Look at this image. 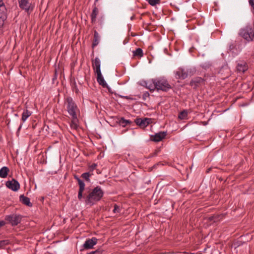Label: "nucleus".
<instances>
[{"mask_svg":"<svg viewBox=\"0 0 254 254\" xmlns=\"http://www.w3.org/2000/svg\"><path fill=\"white\" fill-rule=\"evenodd\" d=\"M140 84L149 89L150 91H154L156 89V79L148 80H142L140 82Z\"/></svg>","mask_w":254,"mask_h":254,"instance_id":"obj_5","label":"nucleus"},{"mask_svg":"<svg viewBox=\"0 0 254 254\" xmlns=\"http://www.w3.org/2000/svg\"><path fill=\"white\" fill-rule=\"evenodd\" d=\"M6 224L5 222L3 220H2V221H0V228L3 226L4 225H5V224Z\"/></svg>","mask_w":254,"mask_h":254,"instance_id":"obj_33","label":"nucleus"},{"mask_svg":"<svg viewBox=\"0 0 254 254\" xmlns=\"http://www.w3.org/2000/svg\"><path fill=\"white\" fill-rule=\"evenodd\" d=\"M98 13V8L95 7L93 9L91 15L92 22H94L95 21Z\"/></svg>","mask_w":254,"mask_h":254,"instance_id":"obj_21","label":"nucleus"},{"mask_svg":"<svg viewBox=\"0 0 254 254\" xmlns=\"http://www.w3.org/2000/svg\"><path fill=\"white\" fill-rule=\"evenodd\" d=\"M227 109H225V110H223V112L226 111H227Z\"/></svg>","mask_w":254,"mask_h":254,"instance_id":"obj_37","label":"nucleus"},{"mask_svg":"<svg viewBox=\"0 0 254 254\" xmlns=\"http://www.w3.org/2000/svg\"><path fill=\"white\" fill-rule=\"evenodd\" d=\"M91 176V174L90 173L87 172L84 173L82 174L81 176L82 177L85 179L86 181L89 182L90 181V177Z\"/></svg>","mask_w":254,"mask_h":254,"instance_id":"obj_26","label":"nucleus"},{"mask_svg":"<svg viewBox=\"0 0 254 254\" xmlns=\"http://www.w3.org/2000/svg\"><path fill=\"white\" fill-rule=\"evenodd\" d=\"M78 183L79 186V190H84L85 184L84 182L82 180H79Z\"/></svg>","mask_w":254,"mask_h":254,"instance_id":"obj_27","label":"nucleus"},{"mask_svg":"<svg viewBox=\"0 0 254 254\" xmlns=\"http://www.w3.org/2000/svg\"><path fill=\"white\" fill-rule=\"evenodd\" d=\"M74 178L77 181V182H79V180H81V179H80V178L79 177H78L77 176H74Z\"/></svg>","mask_w":254,"mask_h":254,"instance_id":"obj_34","label":"nucleus"},{"mask_svg":"<svg viewBox=\"0 0 254 254\" xmlns=\"http://www.w3.org/2000/svg\"><path fill=\"white\" fill-rule=\"evenodd\" d=\"M21 215L17 214H11L5 217V220L12 226H17L21 222Z\"/></svg>","mask_w":254,"mask_h":254,"instance_id":"obj_4","label":"nucleus"},{"mask_svg":"<svg viewBox=\"0 0 254 254\" xmlns=\"http://www.w3.org/2000/svg\"><path fill=\"white\" fill-rule=\"evenodd\" d=\"M20 200L22 203L28 206H32V203L30 202V199L27 197H26L24 195H21L20 196Z\"/></svg>","mask_w":254,"mask_h":254,"instance_id":"obj_18","label":"nucleus"},{"mask_svg":"<svg viewBox=\"0 0 254 254\" xmlns=\"http://www.w3.org/2000/svg\"><path fill=\"white\" fill-rule=\"evenodd\" d=\"M160 1V0H149L148 2L149 3L152 5H155L156 4L158 3Z\"/></svg>","mask_w":254,"mask_h":254,"instance_id":"obj_28","label":"nucleus"},{"mask_svg":"<svg viewBox=\"0 0 254 254\" xmlns=\"http://www.w3.org/2000/svg\"><path fill=\"white\" fill-rule=\"evenodd\" d=\"M6 8L3 2L0 0V19L3 21L6 18Z\"/></svg>","mask_w":254,"mask_h":254,"instance_id":"obj_11","label":"nucleus"},{"mask_svg":"<svg viewBox=\"0 0 254 254\" xmlns=\"http://www.w3.org/2000/svg\"><path fill=\"white\" fill-rule=\"evenodd\" d=\"M31 112L28 111L27 109H24L22 113L21 118V120L23 121V122H25L27 119V118L31 115Z\"/></svg>","mask_w":254,"mask_h":254,"instance_id":"obj_17","label":"nucleus"},{"mask_svg":"<svg viewBox=\"0 0 254 254\" xmlns=\"http://www.w3.org/2000/svg\"><path fill=\"white\" fill-rule=\"evenodd\" d=\"M100 41V36L97 31H95L94 33V42L93 43V46L95 47L97 46Z\"/></svg>","mask_w":254,"mask_h":254,"instance_id":"obj_20","label":"nucleus"},{"mask_svg":"<svg viewBox=\"0 0 254 254\" xmlns=\"http://www.w3.org/2000/svg\"><path fill=\"white\" fill-rule=\"evenodd\" d=\"M5 185L8 189L14 191H17L20 188L19 183L15 179L7 181Z\"/></svg>","mask_w":254,"mask_h":254,"instance_id":"obj_6","label":"nucleus"},{"mask_svg":"<svg viewBox=\"0 0 254 254\" xmlns=\"http://www.w3.org/2000/svg\"><path fill=\"white\" fill-rule=\"evenodd\" d=\"M188 71L186 69L183 68H179L176 71V77L179 79H185L188 77Z\"/></svg>","mask_w":254,"mask_h":254,"instance_id":"obj_9","label":"nucleus"},{"mask_svg":"<svg viewBox=\"0 0 254 254\" xmlns=\"http://www.w3.org/2000/svg\"><path fill=\"white\" fill-rule=\"evenodd\" d=\"M22 124H21V125H20V126L19 127L18 129V130H20V129H21V127H22Z\"/></svg>","mask_w":254,"mask_h":254,"instance_id":"obj_35","label":"nucleus"},{"mask_svg":"<svg viewBox=\"0 0 254 254\" xmlns=\"http://www.w3.org/2000/svg\"><path fill=\"white\" fill-rule=\"evenodd\" d=\"M66 103L68 113L71 116V118H75V117H77L76 113L78 111L77 106L70 97L67 98Z\"/></svg>","mask_w":254,"mask_h":254,"instance_id":"obj_3","label":"nucleus"},{"mask_svg":"<svg viewBox=\"0 0 254 254\" xmlns=\"http://www.w3.org/2000/svg\"><path fill=\"white\" fill-rule=\"evenodd\" d=\"M92 66L94 72L96 73H98L101 71L100 66V61L98 58H96L93 62Z\"/></svg>","mask_w":254,"mask_h":254,"instance_id":"obj_12","label":"nucleus"},{"mask_svg":"<svg viewBox=\"0 0 254 254\" xmlns=\"http://www.w3.org/2000/svg\"><path fill=\"white\" fill-rule=\"evenodd\" d=\"M97 239L93 237L91 239H87L83 245V247L86 250L91 249L97 243Z\"/></svg>","mask_w":254,"mask_h":254,"instance_id":"obj_7","label":"nucleus"},{"mask_svg":"<svg viewBox=\"0 0 254 254\" xmlns=\"http://www.w3.org/2000/svg\"><path fill=\"white\" fill-rule=\"evenodd\" d=\"M97 77V80L99 84L101 85H102L104 87H106L107 86V84L105 80H104V78L103 76L102 75L101 72L96 73Z\"/></svg>","mask_w":254,"mask_h":254,"instance_id":"obj_15","label":"nucleus"},{"mask_svg":"<svg viewBox=\"0 0 254 254\" xmlns=\"http://www.w3.org/2000/svg\"><path fill=\"white\" fill-rule=\"evenodd\" d=\"M104 192L100 187L95 188L86 196L85 203L90 206L99 201L103 196Z\"/></svg>","mask_w":254,"mask_h":254,"instance_id":"obj_1","label":"nucleus"},{"mask_svg":"<svg viewBox=\"0 0 254 254\" xmlns=\"http://www.w3.org/2000/svg\"><path fill=\"white\" fill-rule=\"evenodd\" d=\"M133 57H138L141 58L143 57V53L141 48H137L135 51H132Z\"/></svg>","mask_w":254,"mask_h":254,"instance_id":"obj_19","label":"nucleus"},{"mask_svg":"<svg viewBox=\"0 0 254 254\" xmlns=\"http://www.w3.org/2000/svg\"><path fill=\"white\" fill-rule=\"evenodd\" d=\"M237 70L240 73H244L248 69L247 64L245 62H240L237 65Z\"/></svg>","mask_w":254,"mask_h":254,"instance_id":"obj_10","label":"nucleus"},{"mask_svg":"<svg viewBox=\"0 0 254 254\" xmlns=\"http://www.w3.org/2000/svg\"><path fill=\"white\" fill-rule=\"evenodd\" d=\"M131 122L129 120H125L123 118H122L119 120L120 125L123 127H126L127 124H129Z\"/></svg>","mask_w":254,"mask_h":254,"instance_id":"obj_24","label":"nucleus"},{"mask_svg":"<svg viewBox=\"0 0 254 254\" xmlns=\"http://www.w3.org/2000/svg\"><path fill=\"white\" fill-rule=\"evenodd\" d=\"M8 244V242L6 240L0 241V248H2L4 246Z\"/></svg>","mask_w":254,"mask_h":254,"instance_id":"obj_29","label":"nucleus"},{"mask_svg":"<svg viewBox=\"0 0 254 254\" xmlns=\"http://www.w3.org/2000/svg\"><path fill=\"white\" fill-rule=\"evenodd\" d=\"M19 6L25 10L28 11L30 9L31 4L29 2V0H20L19 1Z\"/></svg>","mask_w":254,"mask_h":254,"instance_id":"obj_14","label":"nucleus"},{"mask_svg":"<svg viewBox=\"0 0 254 254\" xmlns=\"http://www.w3.org/2000/svg\"><path fill=\"white\" fill-rule=\"evenodd\" d=\"M9 172V169L5 166L2 167L0 169V177L1 178H5L8 175Z\"/></svg>","mask_w":254,"mask_h":254,"instance_id":"obj_16","label":"nucleus"},{"mask_svg":"<svg viewBox=\"0 0 254 254\" xmlns=\"http://www.w3.org/2000/svg\"><path fill=\"white\" fill-rule=\"evenodd\" d=\"M97 167V165L96 164H93L90 166V171L94 170Z\"/></svg>","mask_w":254,"mask_h":254,"instance_id":"obj_32","label":"nucleus"},{"mask_svg":"<svg viewBox=\"0 0 254 254\" xmlns=\"http://www.w3.org/2000/svg\"><path fill=\"white\" fill-rule=\"evenodd\" d=\"M151 122V119L149 118H137L135 120L136 124L140 127H145Z\"/></svg>","mask_w":254,"mask_h":254,"instance_id":"obj_8","label":"nucleus"},{"mask_svg":"<svg viewBox=\"0 0 254 254\" xmlns=\"http://www.w3.org/2000/svg\"><path fill=\"white\" fill-rule=\"evenodd\" d=\"M166 135V132H159L156 133L154 136L152 137V140L156 142H159L165 138Z\"/></svg>","mask_w":254,"mask_h":254,"instance_id":"obj_13","label":"nucleus"},{"mask_svg":"<svg viewBox=\"0 0 254 254\" xmlns=\"http://www.w3.org/2000/svg\"><path fill=\"white\" fill-rule=\"evenodd\" d=\"M86 254H101V252L100 250H96L95 251H92Z\"/></svg>","mask_w":254,"mask_h":254,"instance_id":"obj_31","label":"nucleus"},{"mask_svg":"<svg viewBox=\"0 0 254 254\" xmlns=\"http://www.w3.org/2000/svg\"><path fill=\"white\" fill-rule=\"evenodd\" d=\"M188 117V112L186 110H184L180 112L179 114L178 118L180 120L187 119Z\"/></svg>","mask_w":254,"mask_h":254,"instance_id":"obj_23","label":"nucleus"},{"mask_svg":"<svg viewBox=\"0 0 254 254\" xmlns=\"http://www.w3.org/2000/svg\"><path fill=\"white\" fill-rule=\"evenodd\" d=\"M84 190H79L78 193V198L79 200H81L82 198V192Z\"/></svg>","mask_w":254,"mask_h":254,"instance_id":"obj_30","label":"nucleus"},{"mask_svg":"<svg viewBox=\"0 0 254 254\" xmlns=\"http://www.w3.org/2000/svg\"><path fill=\"white\" fill-rule=\"evenodd\" d=\"M78 119L77 117L75 118H72V121L70 123V127L73 129H76L78 127Z\"/></svg>","mask_w":254,"mask_h":254,"instance_id":"obj_22","label":"nucleus"},{"mask_svg":"<svg viewBox=\"0 0 254 254\" xmlns=\"http://www.w3.org/2000/svg\"><path fill=\"white\" fill-rule=\"evenodd\" d=\"M156 86L157 90L167 91L171 88V85L164 77L156 79Z\"/></svg>","mask_w":254,"mask_h":254,"instance_id":"obj_2","label":"nucleus"},{"mask_svg":"<svg viewBox=\"0 0 254 254\" xmlns=\"http://www.w3.org/2000/svg\"><path fill=\"white\" fill-rule=\"evenodd\" d=\"M114 209L113 210L114 213L115 214H120L122 210V207L118 205L117 204H115L114 206Z\"/></svg>","mask_w":254,"mask_h":254,"instance_id":"obj_25","label":"nucleus"},{"mask_svg":"<svg viewBox=\"0 0 254 254\" xmlns=\"http://www.w3.org/2000/svg\"><path fill=\"white\" fill-rule=\"evenodd\" d=\"M249 2L253 3V0H249Z\"/></svg>","mask_w":254,"mask_h":254,"instance_id":"obj_36","label":"nucleus"}]
</instances>
